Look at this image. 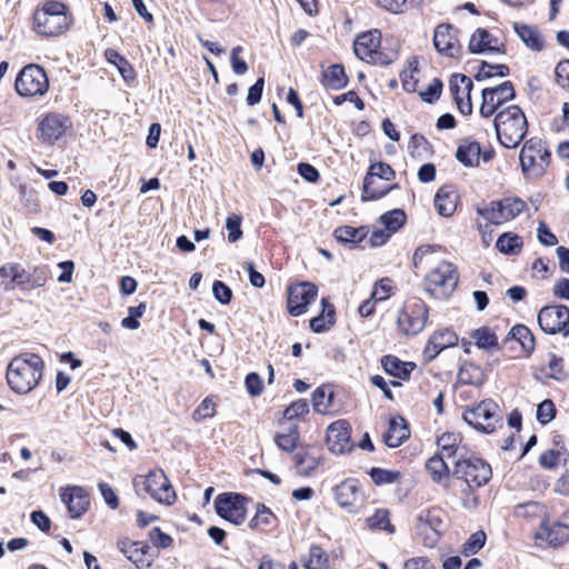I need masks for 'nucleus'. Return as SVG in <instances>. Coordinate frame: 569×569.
Here are the masks:
<instances>
[{"instance_id":"obj_1","label":"nucleus","mask_w":569,"mask_h":569,"mask_svg":"<svg viewBox=\"0 0 569 569\" xmlns=\"http://www.w3.org/2000/svg\"><path fill=\"white\" fill-rule=\"evenodd\" d=\"M43 366V360L36 353L16 356L7 368L8 385L17 393L30 392L42 379Z\"/></svg>"},{"instance_id":"obj_2","label":"nucleus","mask_w":569,"mask_h":569,"mask_svg":"<svg viewBox=\"0 0 569 569\" xmlns=\"http://www.w3.org/2000/svg\"><path fill=\"white\" fill-rule=\"evenodd\" d=\"M493 126L499 142L509 149L519 146L528 131L527 118L516 104L499 110Z\"/></svg>"},{"instance_id":"obj_3","label":"nucleus","mask_w":569,"mask_h":569,"mask_svg":"<svg viewBox=\"0 0 569 569\" xmlns=\"http://www.w3.org/2000/svg\"><path fill=\"white\" fill-rule=\"evenodd\" d=\"M69 27L67 7L56 0L44 2L43 7L33 14V29L38 34L54 37L61 34Z\"/></svg>"},{"instance_id":"obj_4","label":"nucleus","mask_w":569,"mask_h":569,"mask_svg":"<svg viewBox=\"0 0 569 569\" xmlns=\"http://www.w3.org/2000/svg\"><path fill=\"white\" fill-rule=\"evenodd\" d=\"M458 281L459 274L456 267L442 260L426 274V291L437 299H443L453 292Z\"/></svg>"},{"instance_id":"obj_5","label":"nucleus","mask_w":569,"mask_h":569,"mask_svg":"<svg viewBox=\"0 0 569 569\" xmlns=\"http://www.w3.org/2000/svg\"><path fill=\"white\" fill-rule=\"evenodd\" d=\"M453 465L452 475L463 480L469 490L480 488L491 479V467L480 458L460 456Z\"/></svg>"},{"instance_id":"obj_6","label":"nucleus","mask_w":569,"mask_h":569,"mask_svg":"<svg viewBox=\"0 0 569 569\" xmlns=\"http://www.w3.org/2000/svg\"><path fill=\"white\" fill-rule=\"evenodd\" d=\"M381 44V32L377 29L359 34L353 42L355 54L369 63L388 66L396 58L397 52L383 53L379 51Z\"/></svg>"},{"instance_id":"obj_7","label":"nucleus","mask_w":569,"mask_h":569,"mask_svg":"<svg viewBox=\"0 0 569 569\" xmlns=\"http://www.w3.org/2000/svg\"><path fill=\"white\" fill-rule=\"evenodd\" d=\"M462 418L469 426L483 433L493 432L502 422L499 406L489 399L467 409Z\"/></svg>"},{"instance_id":"obj_8","label":"nucleus","mask_w":569,"mask_h":569,"mask_svg":"<svg viewBox=\"0 0 569 569\" xmlns=\"http://www.w3.org/2000/svg\"><path fill=\"white\" fill-rule=\"evenodd\" d=\"M550 157V152L540 139L527 140L519 154L522 171L531 177L542 176L549 166Z\"/></svg>"},{"instance_id":"obj_9","label":"nucleus","mask_w":569,"mask_h":569,"mask_svg":"<svg viewBox=\"0 0 569 569\" xmlns=\"http://www.w3.org/2000/svg\"><path fill=\"white\" fill-rule=\"evenodd\" d=\"M133 485L137 491L142 486V489L160 503L170 506L176 501V491L161 469L151 470L146 477L136 478Z\"/></svg>"},{"instance_id":"obj_10","label":"nucleus","mask_w":569,"mask_h":569,"mask_svg":"<svg viewBox=\"0 0 569 569\" xmlns=\"http://www.w3.org/2000/svg\"><path fill=\"white\" fill-rule=\"evenodd\" d=\"M16 91L23 97L43 96L49 89L46 71L38 64H28L16 79Z\"/></svg>"},{"instance_id":"obj_11","label":"nucleus","mask_w":569,"mask_h":569,"mask_svg":"<svg viewBox=\"0 0 569 569\" xmlns=\"http://www.w3.org/2000/svg\"><path fill=\"white\" fill-rule=\"evenodd\" d=\"M526 203L520 198H505L491 201L487 207L477 208V213L491 224H501L519 216Z\"/></svg>"},{"instance_id":"obj_12","label":"nucleus","mask_w":569,"mask_h":569,"mask_svg":"<svg viewBox=\"0 0 569 569\" xmlns=\"http://www.w3.org/2000/svg\"><path fill=\"white\" fill-rule=\"evenodd\" d=\"M70 119L58 112H48L38 120L36 138L41 143L52 146L71 128Z\"/></svg>"},{"instance_id":"obj_13","label":"nucleus","mask_w":569,"mask_h":569,"mask_svg":"<svg viewBox=\"0 0 569 569\" xmlns=\"http://www.w3.org/2000/svg\"><path fill=\"white\" fill-rule=\"evenodd\" d=\"M247 499L239 493H220L214 500L217 513L233 525H241L247 517Z\"/></svg>"},{"instance_id":"obj_14","label":"nucleus","mask_w":569,"mask_h":569,"mask_svg":"<svg viewBox=\"0 0 569 569\" xmlns=\"http://www.w3.org/2000/svg\"><path fill=\"white\" fill-rule=\"evenodd\" d=\"M427 317V306L422 301H417L400 311L397 325L402 333L417 335L425 328Z\"/></svg>"},{"instance_id":"obj_15","label":"nucleus","mask_w":569,"mask_h":569,"mask_svg":"<svg viewBox=\"0 0 569 569\" xmlns=\"http://www.w3.org/2000/svg\"><path fill=\"white\" fill-rule=\"evenodd\" d=\"M333 498L339 507L349 512H355L363 502V491L357 479L349 478L335 486Z\"/></svg>"},{"instance_id":"obj_16","label":"nucleus","mask_w":569,"mask_h":569,"mask_svg":"<svg viewBox=\"0 0 569 569\" xmlns=\"http://www.w3.org/2000/svg\"><path fill=\"white\" fill-rule=\"evenodd\" d=\"M433 46L436 50L449 58H457L461 53L459 30L450 23H440L433 33Z\"/></svg>"},{"instance_id":"obj_17","label":"nucleus","mask_w":569,"mask_h":569,"mask_svg":"<svg viewBox=\"0 0 569 569\" xmlns=\"http://www.w3.org/2000/svg\"><path fill=\"white\" fill-rule=\"evenodd\" d=\"M318 288L311 282H300L288 288V312L298 317L316 300Z\"/></svg>"},{"instance_id":"obj_18","label":"nucleus","mask_w":569,"mask_h":569,"mask_svg":"<svg viewBox=\"0 0 569 569\" xmlns=\"http://www.w3.org/2000/svg\"><path fill=\"white\" fill-rule=\"evenodd\" d=\"M375 177L390 181L396 177V172L388 163L385 162H376L371 164L363 180L362 200L365 201L380 199L385 197L391 189L397 188V184H393L383 190H373L372 184Z\"/></svg>"},{"instance_id":"obj_19","label":"nucleus","mask_w":569,"mask_h":569,"mask_svg":"<svg viewBox=\"0 0 569 569\" xmlns=\"http://www.w3.org/2000/svg\"><path fill=\"white\" fill-rule=\"evenodd\" d=\"M441 522L440 511L437 509L422 510L417 516L416 530L422 537L425 546L433 547L438 542Z\"/></svg>"},{"instance_id":"obj_20","label":"nucleus","mask_w":569,"mask_h":569,"mask_svg":"<svg viewBox=\"0 0 569 569\" xmlns=\"http://www.w3.org/2000/svg\"><path fill=\"white\" fill-rule=\"evenodd\" d=\"M538 323L543 332L555 335L569 323V308L546 306L538 313Z\"/></svg>"},{"instance_id":"obj_21","label":"nucleus","mask_w":569,"mask_h":569,"mask_svg":"<svg viewBox=\"0 0 569 569\" xmlns=\"http://www.w3.org/2000/svg\"><path fill=\"white\" fill-rule=\"evenodd\" d=\"M473 88L471 79L463 74H453L450 79L449 89L453 96L458 110L463 116L472 112L470 92Z\"/></svg>"},{"instance_id":"obj_22","label":"nucleus","mask_w":569,"mask_h":569,"mask_svg":"<svg viewBox=\"0 0 569 569\" xmlns=\"http://www.w3.org/2000/svg\"><path fill=\"white\" fill-rule=\"evenodd\" d=\"M327 445L333 453H345L351 450L350 425L346 420H337L327 429Z\"/></svg>"},{"instance_id":"obj_23","label":"nucleus","mask_w":569,"mask_h":569,"mask_svg":"<svg viewBox=\"0 0 569 569\" xmlns=\"http://www.w3.org/2000/svg\"><path fill=\"white\" fill-rule=\"evenodd\" d=\"M469 51L471 53H505L506 46L498 38L493 37L488 30L478 28L472 33L469 41Z\"/></svg>"},{"instance_id":"obj_24","label":"nucleus","mask_w":569,"mask_h":569,"mask_svg":"<svg viewBox=\"0 0 569 569\" xmlns=\"http://www.w3.org/2000/svg\"><path fill=\"white\" fill-rule=\"evenodd\" d=\"M47 272L43 268H33L32 271L26 270L21 264L14 263L13 284L22 290H33L46 284Z\"/></svg>"},{"instance_id":"obj_25","label":"nucleus","mask_w":569,"mask_h":569,"mask_svg":"<svg viewBox=\"0 0 569 569\" xmlns=\"http://www.w3.org/2000/svg\"><path fill=\"white\" fill-rule=\"evenodd\" d=\"M61 500L66 503L71 518H80L89 507V496L86 490L78 486L62 489Z\"/></svg>"},{"instance_id":"obj_26","label":"nucleus","mask_w":569,"mask_h":569,"mask_svg":"<svg viewBox=\"0 0 569 569\" xmlns=\"http://www.w3.org/2000/svg\"><path fill=\"white\" fill-rule=\"evenodd\" d=\"M458 343V336L450 329H445L438 332H435L427 342V346L423 350L425 357L431 361L433 360L442 350L449 347H453Z\"/></svg>"},{"instance_id":"obj_27","label":"nucleus","mask_w":569,"mask_h":569,"mask_svg":"<svg viewBox=\"0 0 569 569\" xmlns=\"http://www.w3.org/2000/svg\"><path fill=\"white\" fill-rule=\"evenodd\" d=\"M410 437L407 421L402 417L389 420V428L383 436L385 443L390 448H398Z\"/></svg>"},{"instance_id":"obj_28","label":"nucleus","mask_w":569,"mask_h":569,"mask_svg":"<svg viewBox=\"0 0 569 569\" xmlns=\"http://www.w3.org/2000/svg\"><path fill=\"white\" fill-rule=\"evenodd\" d=\"M439 448V455L446 456L447 459L455 460L460 458V456H467L468 450L465 446H460V438L456 433L446 432L438 438L437 441Z\"/></svg>"},{"instance_id":"obj_29","label":"nucleus","mask_w":569,"mask_h":569,"mask_svg":"<svg viewBox=\"0 0 569 569\" xmlns=\"http://www.w3.org/2000/svg\"><path fill=\"white\" fill-rule=\"evenodd\" d=\"M458 193L452 187L445 186L435 196V207L442 217H451L458 203Z\"/></svg>"},{"instance_id":"obj_30","label":"nucleus","mask_w":569,"mask_h":569,"mask_svg":"<svg viewBox=\"0 0 569 569\" xmlns=\"http://www.w3.org/2000/svg\"><path fill=\"white\" fill-rule=\"evenodd\" d=\"M481 154V146L472 138H466L456 151L457 160L466 167H477Z\"/></svg>"},{"instance_id":"obj_31","label":"nucleus","mask_w":569,"mask_h":569,"mask_svg":"<svg viewBox=\"0 0 569 569\" xmlns=\"http://www.w3.org/2000/svg\"><path fill=\"white\" fill-rule=\"evenodd\" d=\"M513 29L526 47L533 51L543 49L545 39L536 27L516 22Z\"/></svg>"},{"instance_id":"obj_32","label":"nucleus","mask_w":569,"mask_h":569,"mask_svg":"<svg viewBox=\"0 0 569 569\" xmlns=\"http://www.w3.org/2000/svg\"><path fill=\"white\" fill-rule=\"evenodd\" d=\"M381 365L387 373L402 380L409 379L410 373L415 368V363L403 362L397 357L390 355L381 358Z\"/></svg>"},{"instance_id":"obj_33","label":"nucleus","mask_w":569,"mask_h":569,"mask_svg":"<svg viewBox=\"0 0 569 569\" xmlns=\"http://www.w3.org/2000/svg\"><path fill=\"white\" fill-rule=\"evenodd\" d=\"M322 311L310 320L313 332L320 333L329 330L335 323V307L326 298L321 299Z\"/></svg>"},{"instance_id":"obj_34","label":"nucleus","mask_w":569,"mask_h":569,"mask_svg":"<svg viewBox=\"0 0 569 569\" xmlns=\"http://www.w3.org/2000/svg\"><path fill=\"white\" fill-rule=\"evenodd\" d=\"M509 340L518 341L526 355H530L535 350V337L529 328L523 325H516L511 328L503 343Z\"/></svg>"},{"instance_id":"obj_35","label":"nucleus","mask_w":569,"mask_h":569,"mask_svg":"<svg viewBox=\"0 0 569 569\" xmlns=\"http://www.w3.org/2000/svg\"><path fill=\"white\" fill-rule=\"evenodd\" d=\"M321 82L325 87L339 90L347 86L348 78L341 64H332L322 72Z\"/></svg>"},{"instance_id":"obj_36","label":"nucleus","mask_w":569,"mask_h":569,"mask_svg":"<svg viewBox=\"0 0 569 569\" xmlns=\"http://www.w3.org/2000/svg\"><path fill=\"white\" fill-rule=\"evenodd\" d=\"M446 460V456L436 453L426 462L427 471L430 473L431 479L437 483H441L443 480L449 478L450 469Z\"/></svg>"},{"instance_id":"obj_37","label":"nucleus","mask_w":569,"mask_h":569,"mask_svg":"<svg viewBox=\"0 0 569 569\" xmlns=\"http://www.w3.org/2000/svg\"><path fill=\"white\" fill-rule=\"evenodd\" d=\"M485 381L482 369L471 362H465L458 371V382L461 385L481 386Z\"/></svg>"},{"instance_id":"obj_38","label":"nucleus","mask_w":569,"mask_h":569,"mask_svg":"<svg viewBox=\"0 0 569 569\" xmlns=\"http://www.w3.org/2000/svg\"><path fill=\"white\" fill-rule=\"evenodd\" d=\"M470 337L479 349L487 351L499 349L498 337L489 327H481L471 331Z\"/></svg>"},{"instance_id":"obj_39","label":"nucleus","mask_w":569,"mask_h":569,"mask_svg":"<svg viewBox=\"0 0 569 569\" xmlns=\"http://www.w3.org/2000/svg\"><path fill=\"white\" fill-rule=\"evenodd\" d=\"M368 234L366 227L355 228L351 226L339 227L335 230V237L338 241L356 246L360 243Z\"/></svg>"},{"instance_id":"obj_40","label":"nucleus","mask_w":569,"mask_h":569,"mask_svg":"<svg viewBox=\"0 0 569 569\" xmlns=\"http://www.w3.org/2000/svg\"><path fill=\"white\" fill-rule=\"evenodd\" d=\"M299 437L298 426L290 425L282 432L276 435L274 442L281 450L292 452L298 446Z\"/></svg>"},{"instance_id":"obj_41","label":"nucleus","mask_w":569,"mask_h":569,"mask_svg":"<svg viewBox=\"0 0 569 569\" xmlns=\"http://www.w3.org/2000/svg\"><path fill=\"white\" fill-rule=\"evenodd\" d=\"M104 57L109 63L117 67L118 71L126 81L132 80L134 78L136 73L131 63L118 51L114 49H107L104 51Z\"/></svg>"},{"instance_id":"obj_42","label":"nucleus","mask_w":569,"mask_h":569,"mask_svg":"<svg viewBox=\"0 0 569 569\" xmlns=\"http://www.w3.org/2000/svg\"><path fill=\"white\" fill-rule=\"evenodd\" d=\"M539 538L546 540L551 546H559L567 541L568 533L560 523L549 527L542 521Z\"/></svg>"},{"instance_id":"obj_43","label":"nucleus","mask_w":569,"mask_h":569,"mask_svg":"<svg viewBox=\"0 0 569 569\" xmlns=\"http://www.w3.org/2000/svg\"><path fill=\"white\" fill-rule=\"evenodd\" d=\"M306 569H331L330 559L327 552L318 547L311 546L309 549V558L305 563Z\"/></svg>"},{"instance_id":"obj_44","label":"nucleus","mask_w":569,"mask_h":569,"mask_svg":"<svg viewBox=\"0 0 569 569\" xmlns=\"http://www.w3.org/2000/svg\"><path fill=\"white\" fill-rule=\"evenodd\" d=\"M522 246V239L518 234L506 232L502 233L496 243L497 249L506 254L517 253Z\"/></svg>"},{"instance_id":"obj_45","label":"nucleus","mask_w":569,"mask_h":569,"mask_svg":"<svg viewBox=\"0 0 569 569\" xmlns=\"http://www.w3.org/2000/svg\"><path fill=\"white\" fill-rule=\"evenodd\" d=\"M516 515L527 518H540L542 521H545L547 516V508L540 502L527 501L516 507Z\"/></svg>"},{"instance_id":"obj_46","label":"nucleus","mask_w":569,"mask_h":569,"mask_svg":"<svg viewBox=\"0 0 569 569\" xmlns=\"http://www.w3.org/2000/svg\"><path fill=\"white\" fill-rule=\"evenodd\" d=\"M509 74V67L506 64H490L486 61H482L479 66V69L475 76L477 81L486 80L492 78L495 76L506 77Z\"/></svg>"},{"instance_id":"obj_47","label":"nucleus","mask_w":569,"mask_h":569,"mask_svg":"<svg viewBox=\"0 0 569 569\" xmlns=\"http://www.w3.org/2000/svg\"><path fill=\"white\" fill-rule=\"evenodd\" d=\"M380 222L391 233L398 231L406 222V213L401 209H393L380 217Z\"/></svg>"},{"instance_id":"obj_48","label":"nucleus","mask_w":569,"mask_h":569,"mask_svg":"<svg viewBox=\"0 0 569 569\" xmlns=\"http://www.w3.org/2000/svg\"><path fill=\"white\" fill-rule=\"evenodd\" d=\"M295 462L299 475L310 476L318 468L320 460L307 452H298L295 456Z\"/></svg>"},{"instance_id":"obj_49","label":"nucleus","mask_w":569,"mask_h":569,"mask_svg":"<svg viewBox=\"0 0 569 569\" xmlns=\"http://www.w3.org/2000/svg\"><path fill=\"white\" fill-rule=\"evenodd\" d=\"M483 90L496 91L493 101L497 107H501L505 102L515 99L516 91L511 81H505L497 87L485 88Z\"/></svg>"},{"instance_id":"obj_50","label":"nucleus","mask_w":569,"mask_h":569,"mask_svg":"<svg viewBox=\"0 0 569 569\" xmlns=\"http://www.w3.org/2000/svg\"><path fill=\"white\" fill-rule=\"evenodd\" d=\"M366 521L371 529L386 530L390 533L395 531L389 520V511L387 509H378L372 516L368 517Z\"/></svg>"},{"instance_id":"obj_51","label":"nucleus","mask_w":569,"mask_h":569,"mask_svg":"<svg viewBox=\"0 0 569 569\" xmlns=\"http://www.w3.org/2000/svg\"><path fill=\"white\" fill-rule=\"evenodd\" d=\"M541 372L550 379L562 381L566 379L563 371V360L555 355L551 356L548 365L541 368Z\"/></svg>"},{"instance_id":"obj_52","label":"nucleus","mask_w":569,"mask_h":569,"mask_svg":"<svg viewBox=\"0 0 569 569\" xmlns=\"http://www.w3.org/2000/svg\"><path fill=\"white\" fill-rule=\"evenodd\" d=\"M369 475L372 481L378 486L393 483L401 477V472L398 470H387L381 468H371Z\"/></svg>"},{"instance_id":"obj_53","label":"nucleus","mask_w":569,"mask_h":569,"mask_svg":"<svg viewBox=\"0 0 569 569\" xmlns=\"http://www.w3.org/2000/svg\"><path fill=\"white\" fill-rule=\"evenodd\" d=\"M139 546L129 539H121L118 541L119 550L127 557V559L134 565H144V559H142V552H138L134 547Z\"/></svg>"},{"instance_id":"obj_54","label":"nucleus","mask_w":569,"mask_h":569,"mask_svg":"<svg viewBox=\"0 0 569 569\" xmlns=\"http://www.w3.org/2000/svg\"><path fill=\"white\" fill-rule=\"evenodd\" d=\"M486 543V533L479 530L472 533L468 540L462 545V552L465 556L477 553Z\"/></svg>"},{"instance_id":"obj_55","label":"nucleus","mask_w":569,"mask_h":569,"mask_svg":"<svg viewBox=\"0 0 569 569\" xmlns=\"http://www.w3.org/2000/svg\"><path fill=\"white\" fill-rule=\"evenodd\" d=\"M274 520L273 513L263 505H259L256 516L250 521L251 528H263L271 526Z\"/></svg>"},{"instance_id":"obj_56","label":"nucleus","mask_w":569,"mask_h":569,"mask_svg":"<svg viewBox=\"0 0 569 569\" xmlns=\"http://www.w3.org/2000/svg\"><path fill=\"white\" fill-rule=\"evenodd\" d=\"M416 72H418L417 61L409 62V70H403L400 73L402 88L407 92H415L417 90L418 79L415 76Z\"/></svg>"},{"instance_id":"obj_57","label":"nucleus","mask_w":569,"mask_h":569,"mask_svg":"<svg viewBox=\"0 0 569 569\" xmlns=\"http://www.w3.org/2000/svg\"><path fill=\"white\" fill-rule=\"evenodd\" d=\"M495 92L496 91H490V90H482L481 91L482 101H481V106H480L479 112H480L482 118H490L499 109V107H497L495 104V101H493Z\"/></svg>"},{"instance_id":"obj_58","label":"nucleus","mask_w":569,"mask_h":569,"mask_svg":"<svg viewBox=\"0 0 569 569\" xmlns=\"http://www.w3.org/2000/svg\"><path fill=\"white\" fill-rule=\"evenodd\" d=\"M555 416H556V407L551 400L546 399L538 405L537 420L541 425L549 423L555 418Z\"/></svg>"},{"instance_id":"obj_59","label":"nucleus","mask_w":569,"mask_h":569,"mask_svg":"<svg viewBox=\"0 0 569 569\" xmlns=\"http://www.w3.org/2000/svg\"><path fill=\"white\" fill-rule=\"evenodd\" d=\"M331 395L327 396L325 388L319 387L312 392L313 410L319 413H325L330 405Z\"/></svg>"},{"instance_id":"obj_60","label":"nucleus","mask_w":569,"mask_h":569,"mask_svg":"<svg viewBox=\"0 0 569 569\" xmlns=\"http://www.w3.org/2000/svg\"><path fill=\"white\" fill-rule=\"evenodd\" d=\"M241 220V217L238 214H231L227 218L226 228L228 230L229 242H236L242 237Z\"/></svg>"},{"instance_id":"obj_61","label":"nucleus","mask_w":569,"mask_h":569,"mask_svg":"<svg viewBox=\"0 0 569 569\" xmlns=\"http://www.w3.org/2000/svg\"><path fill=\"white\" fill-rule=\"evenodd\" d=\"M309 412V405L307 400L299 399L293 401L289 407L286 408L283 412V417L288 420H292L298 418L305 413Z\"/></svg>"},{"instance_id":"obj_62","label":"nucleus","mask_w":569,"mask_h":569,"mask_svg":"<svg viewBox=\"0 0 569 569\" xmlns=\"http://www.w3.org/2000/svg\"><path fill=\"white\" fill-rule=\"evenodd\" d=\"M214 298L222 305H228L232 299V290L222 281L216 280L212 284Z\"/></svg>"},{"instance_id":"obj_63","label":"nucleus","mask_w":569,"mask_h":569,"mask_svg":"<svg viewBox=\"0 0 569 569\" xmlns=\"http://www.w3.org/2000/svg\"><path fill=\"white\" fill-rule=\"evenodd\" d=\"M14 263H7L0 268V289L11 291L14 289L13 280Z\"/></svg>"},{"instance_id":"obj_64","label":"nucleus","mask_w":569,"mask_h":569,"mask_svg":"<svg viewBox=\"0 0 569 569\" xmlns=\"http://www.w3.org/2000/svg\"><path fill=\"white\" fill-rule=\"evenodd\" d=\"M246 388L250 396L258 397L263 390V383L260 376L256 372H251L246 377Z\"/></svg>"}]
</instances>
